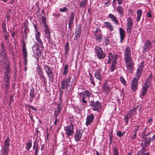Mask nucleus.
<instances>
[{
  "label": "nucleus",
  "mask_w": 155,
  "mask_h": 155,
  "mask_svg": "<svg viewBox=\"0 0 155 155\" xmlns=\"http://www.w3.org/2000/svg\"><path fill=\"white\" fill-rule=\"evenodd\" d=\"M130 117H129V115H128L127 114L124 116V119L125 121V123L126 124H127L128 123V122Z\"/></svg>",
  "instance_id": "40"
},
{
  "label": "nucleus",
  "mask_w": 155,
  "mask_h": 155,
  "mask_svg": "<svg viewBox=\"0 0 155 155\" xmlns=\"http://www.w3.org/2000/svg\"><path fill=\"white\" fill-rule=\"evenodd\" d=\"M110 2L108 1L107 2H105L104 4V7H107L109 5Z\"/></svg>",
  "instance_id": "55"
},
{
  "label": "nucleus",
  "mask_w": 155,
  "mask_h": 155,
  "mask_svg": "<svg viewBox=\"0 0 155 155\" xmlns=\"http://www.w3.org/2000/svg\"><path fill=\"white\" fill-rule=\"evenodd\" d=\"M104 27H107L109 28L111 31H113L114 29V27L111 25L109 22L106 21L104 23Z\"/></svg>",
  "instance_id": "28"
},
{
  "label": "nucleus",
  "mask_w": 155,
  "mask_h": 155,
  "mask_svg": "<svg viewBox=\"0 0 155 155\" xmlns=\"http://www.w3.org/2000/svg\"><path fill=\"white\" fill-rule=\"evenodd\" d=\"M117 136L120 137H122L123 135V134H122V133L120 131H117Z\"/></svg>",
  "instance_id": "49"
},
{
  "label": "nucleus",
  "mask_w": 155,
  "mask_h": 155,
  "mask_svg": "<svg viewBox=\"0 0 155 155\" xmlns=\"http://www.w3.org/2000/svg\"><path fill=\"white\" fill-rule=\"evenodd\" d=\"M24 32L25 34H27L29 32V29L26 26H25V28L24 30Z\"/></svg>",
  "instance_id": "52"
},
{
  "label": "nucleus",
  "mask_w": 155,
  "mask_h": 155,
  "mask_svg": "<svg viewBox=\"0 0 155 155\" xmlns=\"http://www.w3.org/2000/svg\"><path fill=\"white\" fill-rule=\"evenodd\" d=\"M42 22L44 24V26L45 27V25H46V19L45 17L42 16L41 18Z\"/></svg>",
  "instance_id": "48"
},
{
  "label": "nucleus",
  "mask_w": 155,
  "mask_h": 155,
  "mask_svg": "<svg viewBox=\"0 0 155 155\" xmlns=\"http://www.w3.org/2000/svg\"><path fill=\"white\" fill-rule=\"evenodd\" d=\"M89 75L90 76V79L91 82V84H93V85H94L95 82L93 79V77L92 75V74L90 73H89Z\"/></svg>",
  "instance_id": "38"
},
{
  "label": "nucleus",
  "mask_w": 155,
  "mask_h": 155,
  "mask_svg": "<svg viewBox=\"0 0 155 155\" xmlns=\"http://www.w3.org/2000/svg\"><path fill=\"white\" fill-rule=\"evenodd\" d=\"M69 44L68 42H67L66 43L65 47H69Z\"/></svg>",
  "instance_id": "64"
},
{
  "label": "nucleus",
  "mask_w": 155,
  "mask_h": 155,
  "mask_svg": "<svg viewBox=\"0 0 155 155\" xmlns=\"http://www.w3.org/2000/svg\"><path fill=\"white\" fill-rule=\"evenodd\" d=\"M114 155H118V150L116 148H114L113 150Z\"/></svg>",
  "instance_id": "45"
},
{
  "label": "nucleus",
  "mask_w": 155,
  "mask_h": 155,
  "mask_svg": "<svg viewBox=\"0 0 155 155\" xmlns=\"http://www.w3.org/2000/svg\"><path fill=\"white\" fill-rule=\"evenodd\" d=\"M104 90L107 92L110 91V89L109 87L105 86L104 87Z\"/></svg>",
  "instance_id": "54"
},
{
  "label": "nucleus",
  "mask_w": 155,
  "mask_h": 155,
  "mask_svg": "<svg viewBox=\"0 0 155 155\" xmlns=\"http://www.w3.org/2000/svg\"><path fill=\"white\" fill-rule=\"evenodd\" d=\"M76 33H77V35H75V37H76L77 36L78 37H79L80 35L81 32L78 30L76 31Z\"/></svg>",
  "instance_id": "56"
},
{
  "label": "nucleus",
  "mask_w": 155,
  "mask_h": 155,
  "mask_svg": "<svg viewBox=\"0 0 155 155\" xmlns=\"http://www.w3.org/2000/svg\"><path fill=\"white\" fill-rule=\"evenodd\" d=\"M69 50V47H65V53L67 54Z\"/></svg>",
  "instance_id": "57"
},
{
  "label": "nucleus",
  "mask_w": 155,
  "mask_h": 155,
  "mask_svg": "<svg viewBox=\"0 0 155 155\" xmlns=\"http://www.w3.org/2000/svg\"><path fill=\"white\" fill-rule=\"evenodd\" d=\"M74 17V15L73 12H71L69 17L68 26L70 27L73 23Z\"/></svg>",
  "instance_id": "27"
},
{
  "label": "nucleus",
  "mask_w": 155,
  "mask_h": 155,
  "mask_svg": "<svg viewBox=\"0 0 155 155\" xmlns=\"http://www.w3.org/2000/svg\"><path fill=\"white\" fill-rule=\"evenodd\" d=\"M124 59L126 64L127 70L129 72L133 69V62L131 58L130 49L128 46H126L124 52Z\"/></svg>",
  "instance_id": "2"
},
{
  "label": "nucleus",
  "mask_w": 155,
  "mask_h": 155,
  "mask_svg": "<svg viewBox=\"0 0 155 155\" xmlns=\"http://www.w3.org/2000/svg\"><path fill=\"white\" fill-rule=\"evenodd\" d=\"M104 40L106 45L107 46L109 44L110 42V40L109 38L107 37H105L104 38Z\"/></svg>",
  "instance_id": "39"
},
{
  "label": "nucleus",
  "mask_w": 155,
  "mask_h": 155,
  "mask_svg": "<svg viewBox=\"0 0 155 155\" xmlns=\"http://www.w3.org/2000/svg\"><path fill=\"white\" fill-rule=\"evenodd\" d=\"M22 54L24 58V63L25 64V66L27 65V51H26L25 45L23 43V49L22 51Z\"/></svg>",
  "instance_id": "16"
},
{
  "label": "nucleus",
  "mask_w": 155,
  "mask_h": 155,
  "mask_svg": "<svg viewBox=\"0 0 155 155\" xmlns=\"http://www.w3.org/2000/svg\"><path fill=\"white\" fill-rule=\"evenodd\" d=\"M63 91L61 90H60L59 93V98L60 100H62V97L63 94Z\"/></svg>",
  "instance_id": "51"
},
{
  "label": "nucleus",
  "mask_w": 155,
  "mask_h": 155,
  "mask_svg": "<svg viewBox=\"0 0 155 155\" xmlns=\"http://www.w3.org/2000/svg\"><path fill=\"white\" fill-rule=\"evenodd\" d=\"M136 112V109L135 108H134L128 111L127 114H128V115H129V117H130V118H132Z\"/></svg>",
  "instance_id": "30"
},
{
  "label": "nucleus",
  "mask_w": 155,
  "mask_h": 155,
  "mask_svg": "<svg viewBox=\"0 0 155 155\" xmlns=\"http://www.w3.org/2000/svg\"><path fill=\"white\" fill-rule=\"evenodd\" d=\"M39 146L38 144H37L35 148V155H37L38 150Z\"/></svg>",
  "instance_id": "47"
},
{
  "label": "nucleus",
  "mask_w": 155,
  "mask_h": 155,
  "mask_svg": "<svg viewBox=\"0 0 155 155\" xmlns=\"http://www.w3.org/2000/svg\"><path fill=\"white\" fill-rule=\"evenodd\" d=\"M2 27L3 33L5 32H7L6 30L5 25L3 24V25H2Z\"/></svg>",
  "instance_id": "53"
},
{
  "label": "nucleus",
  "mask_w": 155,
  "mask_h": 155,
  "mask_svg": "<svg viewBox=\"0 0 155 155\" xmlns=\"http://www.w3.org/2000/svg\"><path fill=\"white\" fill-rule=\"evenodd\" d=\"M120 79L121 82H122L124 84V85L126 84V82L124 80V78L123 77H120Z\"/></svg>",
  "instance_id": "44"
},
{
  "label": "nucleus",
  "mask_w": 155,
  "mask_h": 155,
  "mask_svg": "<svg viewBox=\"0 0 155 155\" xmlns=\"http://www.w3.org/2000/svg\"><path fill=\"white\" fill-rule=\"evenodd\" d=\"M61 84L62 89H66V91H69L71 84L70 82V77L63 79L61 82Z\"/></svg>",
  "instance_id": "6"
},
{
  "label": "nucleus",
  "mask_w": 155,
  "mask_h": 155,
  "mask_svg": "<svg viewBox=\"0 0 155 155\" xmlns=\"http://www.w3.org/2000/svg\"><path fill=\"white\" fill-rule=\"evenodd\" d=\"M144 67V62L142 61L140 66L137 69V71L135 73V78L139 79L142 73V70Z\"/></svg>",
  "instance_id": "14"
},
{
  "label": "nucleus",
  "mask_w": 155,
  "mask_h": 155,
  "mask_svg": "<svg viewBox=\"0 0 155 155\" xmlns=\"http://www.w3.org/2000/svg\"><path fill=\"white\" fill-rule=\"evenodd\" d=\"M55 119V120L54 121V124L55 125H56V123H57V121H58V119L57 118H56V119Z\"/></svg>",
  "instance_id": "63"
},
{
  "label": "nucleus",
  "mask_w": 155,
  "mask_h": 155,
  "mask_svg": "<svg viewBox=\"0 0 155 155\" xmlns=\"http://www.w3.org/2000/svg\"><path fill=\"white\" fill-rule=\"evenodd\" d=\"M90 105L92 107V110L94 111L98 112L101 109V103L98 101H91Z\"/></svg>",
  "instance_id": "10"
},
{
  "label": "nucleus",
  "mask_w": 155,
  "mask_h": 155,
  "mask_svg": "<svg viewBox=\"0 0 155 155\" xmlns=\"http://www.w3.org/2000/svg\"><path fill=\"white\" fill-rule=\"evenodd\" d=\"M32 48L33 52L32 56L38 60L39 57L41 54L39 45L38 44L35 43L32 47Z\"/></svg>",
  "instance_id": "7"
},
{
  "label": "nucleus",
  "mask_w": 155,
  "mask_h": 155,
  "mask_svg": "<svg viewBox=\"0 0 155 155\" xmlns=\"http://www.w3.org/2000/svg\"><path fill=\"white\" fill-rule=\"evenodd\" d=\"M35 38L38 43L40 44V45H42V43L41 40L40 38L41 34L38 31L37 29L35 31Z\"/></svg>",
  "instance_id": "21"
},
{
  "label": "nucleus",
  "mask_w": 155,
  "mask_h": 155,
  "mask_svg": "<svg viewBox=\"0 0 155 155\" xmlns=\"http://www.w3.org/2000/svg\"><path fill=\"white\" fill-rule=\"evenodd\" d=\"M139 128V126H137L136 127V128L135 129L136 132L134 133V134L132 136L131 138L133 140H134L136 137V131H137L138 129Z\"/></svg>",
  "instance_id": "41"
},
{
  "label": "nucleus",
  "mask_w": 155,
  "mask_h": 155,
  "mask_svg": "<svg viewBox=\"0 0 155 155\" xmlns=\"http://www.w3.org/2000/svg\"><path fill=\"white\" fill-rule=\"evenodd\" d=\"M99 31V30H96L94 34V35L95 36L96 40L98 42L100 43L102 40V35L101 34H99L97 35V32Z\"/></svg>",
  "instance_id": "26"
},
{
  "label": "nucleus",
  "mask_w": 155,
  "mask_h": 155,
  "mask_svg": "<svg viewBox=\"0 0 155 155\" xmlns=\"http://www.w3.org/2000/svg\"><path fill=\"white\" fill-rule=\"evenodd\" d=\"M32 146V142L31 140H28L26 144V148L27 150L29 151Z\"/></svg>",
  "instance_id": "31"
},
{
  "label": "nucleus",
  "mask_w": 155,
  "mask_h": 155,
  "mask_svg": "<svg viewBox=\"0 0 155 155\" xmlns=\"http://www.w3.org/2000/svg\"><path fill=\"white\" fill-rule=\"evenodd\" d=\"M118 57V55L116 54H114L113 55L111 52H109L108 54V64H110V62H112L110 70L112 71H114L115 69L116 64V60Z\"/></svg>",
  "instance_id": "4"
},
{
  "label": "nucleus",
  "mask_w": 155,
  "mask_h": 155,
  "mask_svg": "<svg viewBox=\"0 0 155 155\" xmlns=\"http://www.w3.org/2000/svg\"><path fill=\"white\" fill-rule=\"evenodd\" d=\"M101 69L100 68L97 69L95 71L94 75L95 78L98 80H101L102 78Z\"/></svg>",
  "instance_id": "22"
},
{
  "label": "nucleus",
  "mask_w": 155,
  "mask_h": 155,
  "mask_svg": "<svg viewBox=\"0 0 155 155\" xmlns=\"http://www.w3.org/2000/svg\"><path fill=\"white\" fill-rule=\"evenodd\" d=\"M10 138L8 137L5 140L2 149L3 155H8L10 145Z\"/></svg>",
  "instance_id": "8"
},
{
  "label": "nucleus",
  "mask_w": 155,
  "mask_h": 155,
  "mask_svg": "<svg viewBox=\"0 0 155 155\" xmlns=\"http://www.w3.org/2000/svg\"><path fill=\"white\" fill-rule=\"evenodd\" d=\"M68 10V8L66 7H64L63 8H60L59 11L61 12H67Z\"/></svg>",
  "instance_id": "42"
},
{
  "label": "nucleus",
  "mask_w": 155,
  "mask_h": 155,
  "mask_svg": "<svg viewBox=\"0 0 155 155\" xmlns=\"http://www.w3.org/2000/svg\"><path fill=\"white\" fill-rule=\"evenodd\" d=\"M117 11L119 15H120L121 17L123 15L124 13V11H123V9L121 6H118L117 8Z\"/></svg>",
  "instance_id": "32"
},
{
  "label": "nucleus",
  "mask_w": 155,
  "mask_h": 155,
  "mask_svg": "<svg viewBox=\"0 0 155 155\" xmlns=\"http://www.w3.org/2000/svg\"><path fill=\"white\" fill-rule=\"evenodd\" d=\"M83 132L81 130H77L74 135L75 140L76 141L80 140L82 135Z\"/></svg>",
  "instance_id": "20"
},
{
  "label": "nucleus",
  "mask_w": 155,
  "mask_h": 155,
  "mask_svg": "<svg viewBox=\"0 0 155 155\" xmlns=\"http://www.w3.org/2000/svg\"><path fill=\"white\" fill-rule=\"evenodd\" d=\"M36 71L39 77L42 80H45V78L43 74L42 70L40 66L38 65H37Z\"/></svg>",
  "instance_id": "18"
},
{
  "label": "nucleus",
  "mask_w": 155,
  "mask_h": 155,
  "mask_svg": "<svg viewBox=\"0 0 155 155\" xmlns=\"http://www.w3.org/2000/svg\"><path fill=\"white\" fill-rule=\"evenodd\" d=\"M95 53L99 59H102L105 57V54L102 49L99 46H96L94 48Z\"/></svg>",
  "instance_id": "9"
},
{
  "label": "nucleus",
  "mask_w": 155,
  "mask_h": 155,
  "mask_svg": "<svg viewBox=\"0 0 155 155\" xmlns=\"http://www.w3.org/2000/svg\"><path fill=\"white\" fill-rule=\"evenodd\" d=\"M11 36L13 37H14L15 35V33L14 32H12L11 33Z\"/></svg>",
  "instance_id": "62"
},
{
  "label": "nucleus",
  "mask_w": 155,
  "mask_h": 155,
  "mask_svg": "<svg viewBox=\"0 0 155 155\" xmlns=\"http://www.w3.org/2000/svg\"><path fill=\"white\" fill-rule=\"evenodd\" d=\"M44 32L48 40L50 39V33H51L50 29L47 25H45Z\"/></svg>",
  "instance_id": "23"
},
{
  "label": "nucleus",
  "mask_w": 155,
  "mask_h": 155,
  "mask_svg": "<svg viewBox=\"0 0 155 155\" xmlns=\"http://www.w3.org/2000/svg\"><path fill=\"white\" fill-rule=\"evenodd\" d=\"M108 17L113 22L117 25L118 24V21L117 18L113 14H109L108 15Z\"/></svg>",
  "instance_id": "24"
},
{
  "label": "nucleus",
  "mask_w": 155,
  "mask_h": 155,
  "mask_svg": "<svg viewBox=\"0 0 155 155\" xmlns=\"http://www.w3.org/2000/svg\"><path fill=\"white\" fill-rule=\"evenodd\" d=\"M149 87V85L144 84V85L143 86L142 89L143 90L147 91V89Z\"/></svg>",
  "instance_id": "43"
},
{
  "label": "nucleus",
  "mask_w": 155,
  "mask_h": 155,
  "mask_svg": "<svg viewBox=\"0 0 155 155\" xmlns=\"http://www.w3.org/2000/svg\"><path fill=\"white\" fill-rule=\"evenodd\" d=\"M64 130L65 134L67 137H69L74 134V126L72 123H71L70 124L64 127Z\"/></svg>",
  "instance_id": "5"
},
{
  "label": "nucleus",
  "mask_w": 155,
  "mask_h": 155,
  "mask_svg": "<svg viewBox=\"0 0 155 155\" xmlns=\"http://www.w3.org/2000/svg\"><path fill=\"white\" fill-rule=\"evenodd\" d=\"M3 37L5 40V41L7 43H8L9 42V34L7 32H3Z\"/></svg>",
  "instance_id": "33"
},
{
  "label": "nucleus",
  "mask_w": 155,
  "mask_h": 155,
  "mask_svg": "<svg viewBox=\"0 0 155 155\" xmlns=\"http://www.w3.org/2000/svg\"><path fill=\"white\" fill-rule=\"evenodd\" d=\"M155 139V134L153 135L152 137H149V139L150 141H152Z\"/></svg>",
  "instance_id": "58"
},
{
  "label": "nucleus",
  "mask_w": 155,
  "mask_h": 155,
  "mask_svg": "<svg viewBox=\"0 0 155 155\" xmlns=\"http://www.w3.org/2000/svg\"><path fill=\"white\" fill-rule=\"evenodd\" d=\"M137 18L136 20L137 21H138L140 19L142 13V11L141 9H139L137 11Z\"/></svg>",
  "instance_id": "34"
},
{
  "label": "nucleus",
  "mask_w": 155,
  "mask_h": 155,
  "mask_svg": "<svg viewBox=\"0 0 155 155\" xmlns=\"http://www.w3.org/2000/svg\"><path fill=\"white\" fill-rule=\"evenodd\" d=\"M147 91L145 90H143V89H142V91H141V95H140V96H141L142 97L143 96H144L146 93H147Z\"/></svg>",
  "instance_id": "46"
},
{
  "label": "nucleus",
  "mask_w": 155,
  "mask_h": 155,
  "mask_svg": "<svg viewBox=\"0 0 155 155\" xmlns=\"http://www.w3.org/2000/svg\"><path fill=\"white\" fill-rule=\"evenodd\" d=\"M151 142L152 141H150L149 139V138H144V139L143 140L141 143V145L142 147V150H142L144 152H145L146 151V147L148 146L149 145Z\"/></svg>",
  "instance_id": "11"
},
{
  "label": "nucleus",
  "mask_w": 155,
  "mask_h": 155,
  "mask_svg": "<svg viewBox=\"0 0 155 155\" xmlns=\"http://www.w3.org/2000/svg\"><path fill=\"white\" fill-rule=\"evenodd\" d=\"M78 95L80 96V101L81 104L79 105L80 107H76V109L81 111L82 109H84L86 107L87 105V101H89L91 93L89 91L86 90L79 93Z\"/></svg>",
  "instance_id": "1"
},
{
  "label": "nucleus",
  "mask_w": 155,
  "mask_h": 155,
  "mask_svg": "<svg viewBox=\"0 0 155 155\" xmlns=\"http://www.w3.org/2000/svg\"><path fill=\"white\" fill-rule=\"evenodd\" d=\"M127 31L128 34H130L131 32L132 28L133 25L132 19L130 17H128L127 20Z\"/></svg>",
  "instance_id": "15"
},
{
  "label": "nucleus",
  "mask_w": 155,
  "mask_h": 155,
  "mask_svg": "<svg viewBox=\"0 0 155 155\" xmlns=\"http://www.w3.org/2000/svg\"><path fill=\"white\" fill-rule=\"evenodd\" d=\"M94 117V114H91L86 117L85 123L86 126H88L93 122Z\"/></svg>",
  "instance_id": "17"
},
{
  "label": "nucleus",
  "mask_w": 155,
  "mask_h": 155,
  "mask_svg": "<svg viewBox=\"0 0 155 155\" xmlns=\"http://www.w3.org/2000/svg\"><path fill=\"white\" fill-rule=\"evenodd\" d=\"M147 16L149 18H151V15L150 12H149L147 13Z\"/></svg>",
  "instance_id": "61"
},
{
  "label": "nucleus",
  "mask_w": 155,
  "mask_h": 155,
  "mask_svg": "<svg viewBox=\"0 0 155 155\" xmlns=\"http://www.w3.org/2000/svg\"><path fill=\"white\" fill-rule=\"evenodd\" d=\"M30 97L29 101L31 103L35 97V91L33 89H31L30 90Z\"/></svg>",
  "instance_id": "29"
},
{
  "label": "nucleus",
  "mask_w": 155,
  "mask_h": 155,
  "mask_svg": "<svg viewBox=\"0 0 155 155\" xmlns=\"http://www.w3.org/2000/svg\"><path fill=\"white\" fill-rule=\"evenodd\" d=\"M152 48V43L151 41L149 40H146L144 45L142 52H145L148 51Z\"/></svg>",
  "instance_id": "12"
},
{
  "label": "nucleus",
  "mask_w": 155,
  "mask_h": 155,
  "mask_svg": "<svg viewBox=\"0 0 155 155\" xmlns=\"http://www.w3.org/2000/svg\"><path fill=\"white\" fill-rule=\"evenodd\" d=\"M138 80L135 78H134L132 81L131 87L132 90L133 91H135L137 89Z\"/></svg>",
  "instance_id": "19"
},
{
  "label": "nucleus",
  "mask_w": 155,
  "mask_h": 155,
  "mask_svg": "<svg viewBox=\"0 0 155 155\" xmlns=\"http://www.w3.org/2000/svg\"><path fill=\"white\" fill-rule=\"evenodd\" d=\"M118 4L119 5H121L122 3V0H117Z\"/></svg>",
  "instance_id": "60"
},
{
  "label": "nucleus",
  "mask_w": 155,
  "mask_h": 155,
  "mask_svg": "<svg viewBox=\"0 0 155 155\" xmlns=\"http://www.w3.org/2000/svg\"><path fill=\"white\" fill-rule=\"evenodd\" d=\"M44 69L46 71L49 79L51 80L53 79V72L50 66L47 65H44Z\"/></svg>",
  "instance_id": "13"
},
{
  "label": "nucleus",
  "mask_w": 155,
  "mask_h": 155,
  "mask_svg": "<svg viewBox=\"0 0 155 155\" xmlns=\"http://www.w3.org/2000/svg\"><path fill=\"white\" fill-rule=\"evenodd\" d=\"M3 82L2 87H5L6 90H8L9 87V83L11 77V72L9 65H6L4 68Z\"/></svg>",
  "instance_id": "3"
},
{
  "label": "nucleus",
  "mask_w": 155,
  "mask_h": 155,
  "mask_svg": "<svg viewBox=\"0 0 155 155\" xmlns=\"http://www.w3.org/2000/svg\"><path fill=\"white\" fill-rule=\"evenodd\" d=\"M61 109V108H57L56 109L55 112L56 113H57V114H60Z\"/></svg>",
  "instance_id": "50"
},
{
  "label": "nucleus",
  "mask_w": 155,
  "mask_h": 155,
  "mask_svg": "<svg viewBox=\"0 0 155 155\" xmlns=\"http://www.w3.org/2000/svg\"><path fill=\"white\" fill-rule=\"evenodd\" d=\"M87 0H83L81 2L80 4V6L81 7L84 8L87 4Z\"/></svg>",
  "instance_id": "37"
},
{
  "label": "nucleus",
  "mask_w": 155,
  "mask_h": 155,
  "mask_svg": "<svg viewBox=\"0 0 155 155\" xmlns=\"http://www.w3.org/2000/svg\"><path fill=\"white\" fill-rule=\"evenodd\" d=\"M60 103H58V108H61V101H62V100H60Z\"/></svg>",
  "instance_id": "59"
},
{
  "label": "nucleus",
  "mask_w": 155,
  "mask_h": 155,
  "mask_svg": "<svg viewBox=\"0 0 155 155\" xmlns=\"http://www.w3.org/2000/svg\"><path fill=\"white\" fill-rule=\"evenodd\" d=\"M119 33L120 38V42H122L124 39L125 36V31L122 28H119Z\"/></svg>",
  "instance_id": "25"
},
{
  "label": "nucleus",
  "mask_w": 155,
  "mask_h": 155,
  "mask_svg": "<svg viewBox=\"0 0 155 155\" xmlns=\"http://www.w3.org/2000/svg\"><path fill=\"white\" fill-rule=\"evenodd\" d=\"M68 66L67 64H65L64 65L63 72V75H66L68 73Z\"/></svg>",
  "instance_id": "36"
},
{
  "label": "nucleus",
  "mask_w": 155,
  "mask_h": 155,
  "mask_svg": "<svg viewBox=\"0 0 155 155\" xmlns=\"http://www.w3.org/2000/svg\"><path fill=\"white\" fill-rule=\"evenodd\" d=\"M151 79H152L151 75H149L148 76L147 80H146L144 84L149 85L151 83Z\"/></svg>",
  "instance_id": "35"
}]
</instances>
